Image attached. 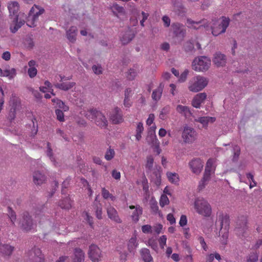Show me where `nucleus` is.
I'll use <instances>...</instances> for the list:
<instances>
[{
	"label": "nucleus",
	"instance_id": "1",
	"mask_svg": "<svg viewBox=\"0 0 262 262\" xmlns=\"http://www.w3.org/2000/svg\"><path fill=\"white\" fill-rule=\"evenodd\" d=\"M220 224L219 237L221 244L225 245L227 244L228 238V232L229 229V219L227 215L222 213H220L216 224Z\"/></svg>",
	"mask_w": 262,
	"mask_h": 262
},
{
	"label": "nucleus",
	"instance_id": "2",
	"mask_svg": "<svg viewBox=\"0 0 262 262\" xmlns=\"http://www.w3.org/2000/svg\"><path fill=\"white\" fill-rule=\"evenodd\" d=\"M208 83V79L207 77L197 75L189 80L188 89L190 92H199L204 89L207 85Z\"/></svg>",
	"mask_w": 262,
	"mask_h": 262
},
{
	"label": "nucleus",
	"instance_id": "3",
	"mask_svg": "<svg viewBox=\"0 0 262 262\" xmlns=\"http://www.w3.org/2000/svg\"><path fill=\"white\" fill-rule=\"evenodd\" d=\"M211 59L206 56L196 57L192 62V69L197 72H205L210 68Z\"/></svg>",
	"mask_w": 262,
	"mask_h": 262
},
{
	"label": "nucleus",
	"instance_id": "4",
	"mask_svg": "<svg viewBox=\"0 0 262 262\" xmlns=\"http://www.w3.org/2000/svg\"><path fill=\"white\" fill-rule=\"evenodd\" d=\"M194 208L200 215L209 217L212 213V208L209 203L203 198H197L194 202Z\"/></svg>",
	"mask_w": 262,
	"mask_h": 262
},
{
	"label": "nucleus",
	"instance_id": "5",
	"mask_svg": "<svg viewBox=\"0 0 262 262\" xmlns=\"http://www.w3.org/2000/svg\"><path fill=\"white\" fill-rule=\"evenodd\" d=\"M217 165V160L215 158H210L207 161L203 178L200 182L199 188L202 189L205 186L206 182L210 179V175L214 173Z\"/></svg>",
	"mask_w": 262,
	"mask_h": 262
},
{
	"label": "nucleus",
	"instance_id": "6",
	"mask_svg": "<svg viewBox=\"0 0 262 262\" xmlns=\"http://www.w3.org/2000/svg\"><path fill=\"white\" fill-rule=\"evenodd\" d=\"M85 116L88 119L94 121L97 125L101 127H105L107 125V121L104 115L97 110H90L87 111Z\"/></svg>",
	"mask_w": 262,
	"mask_h": 262
},
{
	"label": "nucleus",
	"instance_id": "7",
	"mask_svg": "<svg viewBox=\"0 0 262 262\" xmlns=\"http://www.w3.org/2000/svg\"><path fill=\"white\" fill-rule=\"evenodd\" d=\"M44 12L45 10L43 8L37 5H34L29 12L27 18V25L30 27H35L38 20V17Z\"/></svg>",
	"mask_w": 262,
	"mask_h": 262
},
{
	"label": "nucleus",
	"instance_id": "8",
	"mask_svg": "<svg viewBox=\"0 0 262 262\" xmlns=\"http://www.w3.org/2000/svg\"><path fill=\"white\" fill-rule=\"evenodd\" d=\"M198 134L192 127L185 126L182 133V139L185 144H190L194 143L197 139Z\"/></svg>",
	"mask_w": 262,
	"mask_h": 262
},
{
	"label": "nucleus",
	"instance_id": "9",
	"mask_svg": "<svg viewBox=\"0 0 262 262\" xmlns=\"http://www.w3.org/2000/svg\"><path fill=\"white\" fill-rule=\"evenodd\" d=\"M230 19L228 17L223 16L220 23L214 22L211 27L212 34L214 36H217L225 32L229 26Z\"/></svg>",
	"mask_w": 262,
	"mask_h": 262
},
{
	"label": "nucleus",
	"instance_id": "10",
	"mask_svg": "<svg viewBox=\"0 0 262 262\" xmlns=\"http://www.w3.org/2000/svg\"><path fill=\"white\" fill-rule=\"evenodd\" d=\"M25 260L26 262H43L44 256L39 248H34L26 253Z\"/></svg>",
	"mask_w": 262,
	"mask_h": 262
},
{
	"label": "nucleus",
	"instance_id": "11",
	"mask_svg": "<svg viewBox=\"0 0 262 262\" xmlns=\"http://www.w3.org/2000/svg\"><path fill=\"white\" fill-rule=\"evenodd\" d=\"M88 255L93 262H99L102 257L101 250L95 245H91L89 247Z\"/></svg>",
	"mask_w": 262,
	"mask_h": 262
},
{
	"label": "nucleus",
	"instance_id": "12",
	"mask_svg": "<svg viewBox=\"0 0 262 262\" xmlns=\"http://www.w3.org/2000/svg\"><path fill=\"white\" fill-rule=\"evenodd\" d=\"M20 224L22 229L26 231H30L34 227V223L28 212L24 213L23 219Z\"/></svg>",
	"mask_w": 262,
	"mask_h": 262
},
{
	"label": "nucleus",
	"instance_id": "13",
	"mask_svg": "<svg viewBox=\"0 0 262 262\" xmlns=\"http://www.w3.org/2000/svg\"><path fill=\"white\" fill-rule=\"evenodd\" d=\"M23 15V17L25 16L24 14L19 15V16H15L14 17L11 18L12 20L10 25V29L12 33H15L24 24V19H21V16Z\"/></svg>",
	"mask_w": 262,
	"mask_h": 262
},
{
	"label": "nucleus",
	"instance_id": "14",
	"mask_svg": "<svg viewBox=\"0 0 262 262\" xmlns=\"http://www.w3.org/2000/svg\"><path fill=\"white\" fill-rule=\"evenodd\" d=\"M189 166L192 172L198 174L202 171L204 162L199 158H194L189 162Z\"/></svg>",
	"mask_w": 262,
	"mask_h": 262
},
{
	"label": "nucleus",
	"instance_id": "15",
	"mask_svg": "<svg viewBox=\"0 0 262 262\" xmlns=\"http://www.w3.org/2000/svg\"><path fill=\"white\" fill-rule=\"evenodd\" d=\"M110 118L114 124H118L123 120L121 110L118 107H115L110 113Z\"/></svg>",
	"mask_w": 262,
	"mask_h": 262
},
{
	"label": "nucleus",
	"instance_id": "16",
	"mask_svg": "<svg viewBox=\"0 0 262 262\" xmlns=\"http://www.w3.org/2000/svg\"><path fill=\"white\" fill-rule=\"evenodd\" d=\"M16 75V70L9 66H4L0 68V76L7 77L9 79H13Z\"/></svg>",
	"mask_w": 262,
	"mask_h": 262
},
{
	"label": "nucleus",
	"instance_id": "17",
	"mask_svg": "<svg viewBox=\"0 0 262 262\" xmlns=\"http://www.w3.org/2000/svg\"><path fill=\"white\" fill-rule=\"evenodd\" d=\"M213 63L217 67H223L226 63V56L220 52H216L212 58Z\"/></svg>",
	"mask_w": 262,
	"mask_h": 262
},
{
	"label": "nucleus",
	"instance_id": "18",
	"mask_svg": "<svg viewBox=\"0 0 262 262\" xmlns=\"http://www.w3.org/2000/svg\"><path fill=\"white\" fill-rule=\"evenodd\" d=\"M107 214L108 218L116 223H122V220L119 217L117 211L112 206L106 208Z\"/></svg>",
	"mask_w": 262,
	"mask_h": 262
},
{
	"label": "nucleus",
	"instance_id": "19",
	"mask_svg": "<svg viewBox=\"0 0 262 262\" xmlns=\"http://www.w3.org/2000/svg\"><path fill=\"white\" fill-rule=\"evenodd\" d=\"M187 24L188 27L198 29L200 28L201 27L207 28L208 27L209 24L207 20L205 19H202L201 20L195 21L190 19L187 20Z\"/></svg>",
	"mask_w": 262,
	"mask_h": 262
},
{
	"label": "nucleus",
	"instance_id": "20",
	"mask_svg": "<svg viewBox=\"0 0 262 262\" xmlns=\"http://www.w3.org/2000/svg\"><path fill=\"white\" fill-rule=\"evenodd\" d=\"M207 97L205 93H201L196 95L192 101V105L195 108H200L202 103H204Z\"/></svg>",
	"mask_w": 262,
	"mask_h": 262
},
{
	"label": "nucleus",
	"instance_id": "21",
	"mask_svg": "<svg viewBox=\"0 0 262 262\" xmlns=\"http://www.w3.org/2000/svg\"><path fill=\"white\" fill-rule=\"evenodd\" d=\"M216 120V118L213 117L206 116L200 117L194 119V122H199L202 125V127L206 129L209 123H212Z\"/></svg>",
	"mask_w": 262,
	"mask_h": 262
},
{
	"label": "nucleus",
	"instance_id": "22",
	"mask_svg": "<svg viewBox=\"0 0 262 262\" xmlns=\"http://www.w3.org/2000/svg\"><path fill=\"white\" fill-rule=\"evenodd\" d=\"M153 128L154 132L149 134L146 138V140L147 143L151 145V146H155L159 147V141L157 139L156 135L155 133V129H156V126L154 125L151 127Z\"/></svg>",
	"mask_w": 262,
	"mask_h": 262
},
{
	"label": "nucleus",
	"instance_id": "23",
	"mask_svg": "<svg viewBox=\"0 0 262 262\" xmlns=\"http://www.w3.org/2000/svg\"><path fill=\"white\" fill-rule=\"evenodd\" d=\"M70 258L71 262H83L84 253L80 249L76 248L74 250L73 256Z\"/></svg>",
	"mask_w": 262,
	"mask_h": 262
},
{
	"label": "nucleus",
	"instance_id": "24",
	"mask_svg": "<svg viewBox=\"0 0 262 262\" xmlns=\"http://www.w3.org/2000/svg\"><path fill=\"white\" fill-rule=\"evenodd\" d=\"M77 32V29L75 26H72L67 30L66 36L70 42L74 43L76 41Z\"/></svg>",
	"mask_w": 262,
	"mask_h": 262
},
{
	"label": "nucleus",
	"instance_id": "25",
	"mask_svg": "<svg viewBox=\"0 0 262 262\" xmlns=\"http://www.w3.org/2000/svg\"><path fill=\"white\" fill-rule=\"evenodd\" d=\"M129 208L130 209H134L132 214L131 217L133 221L137 223L139 220L140 215L142 213V208L139 205H131L129 206Z\"/></svg>",
	"mask_w": 262,
	"mask_h": 262
},
{
	"label": "nucleus",
	"instance_id": "26",
	"mask_svg": "<svg viewBox=\"0 0 262 262\" xmlns=\"http://www.w3.org/2000/svg\"><path fill=\"white\" fill-rule=\"evenodd\" d=\"M14 250V247L0 242V254L3 255H10Z\"/></svg>",
	"mask_w": 262,
	"mask_h": 262
},
{
	"label": "nucleus",
	"instance_id": "27",
	"mask_svg": "<svg viewBox=\"0 0 262 262\" xmlns=\"http://www.w3.org/2000/svg\"><path fill=\"white\" fill-rule=\"evenodd\" d=\"M112 11L117 16L119 15H124L125 14L124 8L117 3H114L110 7Z\"/></svg>",
	"mask_w": 262,
	"mask_h": 262
},
{
	"label": "nucleus",
	"instance_id": "28",
	"mask_svg": "<svg viewBox=\"0 0 262 262\" xmlns=\"http://www.w3.org/2000/svg\"><path fill=\"white\" fill-rule=\"evenodd\" d=\"M19 5L18 2L16 1L10 2L8 3V9L9 11L10 15L17 16L16 15L19 10Z\"/></svg>",
	"mask_w": 262,
	"mask_h": 262
},
{
	"label": "nucleus",
	"instance_id": "29",
	"mask_svg": "<svg viewBox=\"0 0 262 262\" xmlns=\"http://www.w3.org/2000/svg\"><path fill=\"white\" fill-rule=\"evenodd\" d=\"M135 34L134 31L130 29L126 31L121 37V40L123 44H126L130 42L135 37Z\"/></svg>",
	"mask_w": 262,
	"mask_h": 262
},
{
	"label": "nucleus",
	"instance_id": "30",
	"mask_svg": "<svg viewBox=\"0 0 262 262\" xmlns=\"http://www.w3.org/2000/svg\"><path fill=\"white\" fill-rule=\"evenodd\" d=\"M28 66L29 68L28 70V74L30 78H33L37 73L36 62L35 61L31 60L28 62Z\"/></svg>",
	"mask_w": 262,
	"mask_h": 262
},
{
	"label": "nucleus",
	"instance_id": "31",
	"mask_svg": "<svg viewBox=\"0 0 262 262\" xmlns=\"http://www.w3.org/2000/svg\"><path fill=\"white\" fill-rule=\"evenodd\" d=\"M140 254L144 262H151L153 258L150 254L149 249L144 248L140 250Z\"/></svg>",
	"mask_w": 262,
	"mask_h": 262
},
{
	"label": "nucleus",
	"instance_id": "32",
	"mask_svg": "<svg viewBox=\"0 0 262 262\" xmlns=\"http://www.w3.org/2000/svg\"><path fill=\"white\" fill-rule=\"evenodd\" d=\"M33 182L36 185H41L46 180V177L39 171H35L33 176Z\"/></svg>",
	"mask_w": 262,
	"mask_h": 262
},
{
	"label": "nucleus",
	"instance_id": "33",
	"mask_svg": "<svg viewBox=\"0 0 262 262\" xmlns=\"http://www.w3.org/2000/svg\"><path fill=\"white\" fill-rule=\"evenodd\" d=\"M176 110L177 113L184 116L185 117H187L191 115L189 107L185 105L178 104L176 107Z\"/></svg>",
	"mask_w": 262,
	"mask_h": 262
},
{
	"label": "nucleus",
	"instance_id": "34",
	"mask_svg": "<svg viewBox=\"0 0 262 262\" xmlns=\"http://www.w3.org/2000/svg\"><path fill=\"white\" fill-rule=\"evenodd\" d=\"M163 89L164 84L161 83L156 89L153 91L151 94V97L154 100L158 101L160 99L163 91Z\"/></svg>",
	"mask_w": 262,
	"mask_h": 262
},
{
	"label": "nucleus",
	"instance_id": "35",
	"mask_svg": "<svg viewBox=\"0 0 262 262\" xmlns=\"http://www.w3.org/2000/svg\"><path fill=\"white\" fill-rule=\"evenodd\" d=\"M75 85V83L74 82H62L61 83H56L54 84L55 86L61 90L68 91L71 89Z\"/></svg>",
	"mask_w": 262,
	"mask_h": 262
},
{
	"label": "nucleus",
	"instance_id": "36",
	"mask_svg": "<svg viewBox=\"0 0 262 262\" xmlns=\"http://www.w3.org/2000/svg\"><path fill=\"white\" fill-rule=\"evenodd\" d=\"M9 103L12 106L11 108V113H12V116L11 115V119H13L15 116L14 113L19 107L20 102L17 98H13L11 99Z\"/></svg>",
	"mask_w": 262,
	"mask_h": 262
},
{
	"label": "nucleus",
	"instance_id": "37",
	"mask_svg": "<svg viewBox=\"0 0 262 262\" xmlns=\"http://www.w3.org/2000/svg\"><path fill=\"white\" fill-rule=\"evenodd\" d=\"M166 176L168 181L171 183L176 185L178 184L180 181V178L177 173L168 171L166 172Z\"/></svg>",
	"mask_w": 262,
	"mask_h": 262
},
{
	"label": "nucleus",
	"instance_id": "38",
	"mask_svg": "<svg viewBox=\"0 0 262 262\" xmlns=\"http://www.w3.org/2000/svg\"><path fill=\"white\" fill-rule=\"evenodd\" d=\"M127 246L128 249L130 252H134L135 250L138 246V243L136 236L132 237L130 238L128 241Z\"/></svg>",
	"mask_w": 262,
	"mask_h": 262
},
{
	"label": "nucleus",
	"instance_id": "39",
	"mask_svg": "<svg viewBox=\"0 0 262 262\" xmlns=\"http://www.w3.org/2000/svg\"><path fill=\"white\" fill-rule=\"evenodd\" d=\"M258 256L256 253L252 252L249 254L246 259V262H258ZM259 262H262V253L260 256Z\"/></svg>",
	"mask_w": 262,
	"mask_h": 262
},
{
	"label": "nucleus",
	"instance_id": "40",
	"mask_svg": "<svg viewBox=\"0 0 262 262\" xmlns=\"http://www.w3.org/2000/svg\"><path fill=\"white\" fill-rule=\"evenodd\" d=\"M144 130L143 124L142 122H138L137 124L136 129V139L137 141L141 140L142 138V134Z\"/></svg>",
	"mask_w": 262,
	"mask_h": 262
},
{
	"label": "nucleus",
	"instance_id": "41",
	"mask_svg": "<svg viewBox=\"0 0 262 262\" xmlns=\"http://www.w3.org/2000/svg\"><path fill=\"white\" fill-rule=\"evenodd\" d=\"M52 84L48 80L45 81L44 85L41 86L39 88V90L40 91L46 93L47 92H50L53 95L55 94L53 93V90L52 89Z\"/></svg>",
	"mask_w": 262,
	"mask_h": 262
},
{
	"label": "nucleus",
	"instance_id": "42",
	"mask_svg": "<svg viewBox=\"0 0 262 262\" xmlns=\"http://www.w3.org/2000/svg\"><path fill=\"white\" fill-rule=\"evenodd\" d=\"M54 104L56 105V107H58L62 109L63 111L66 112L69 110V107L66 105L64 103L58 99H53L52 100Z\"/></svg>",
	"mask_w": 262,
	"mask_h": 262
},
{
	"label": "nucleus",
	"instance_id": "43",
	"mask_svg": "<svg viewBox=\"0 0 262 262\" xmlns=\"http://www.w3.org/2000/svg\"><path fill=\"white\" fill-rule=\"evenodd\" d=\"M102 195L105 199H110L113 201L116 200L115 196L111 194L109 191L104 188L102 189Z\"/></svg>",
	"mask_w": 262,
	"mask_h": 262
},
{
	"label": "nucleus",
	"instance_id": "44",
	"mask_svg": "<svg viewBox=\"0 0 262 262\" xmlns=\"http://www.w3.org/2000/svg\"><path fill=\"white\" fill-rule=\"evenodd\" d=\"M60 206L62 208L69 209L71 207V201L69 198H66L60 203Z\"/></svg>",
	"mask_w": 262,
	"mask_h": 262
},
{
	"label": "nucleus",
	"instance_id": "45",
	"mask_svg": "<svg viewBox=\"0 0 262 262\" xmlns=\"http://www.w3.org/2000/svg\"><path fill=\"white\" fill-rule=\"evenodd\" d=\"M8 215L11 223L14 224L16 219V216L15 212L10 207L8 208Z\"/></svg>",
	"mask_w": 262,
	"mask_h": 262
},
{
	"label": "nucleus",
	"instance_id": "46",
	"mask_svg": "<svg viewBox=\"0 0 262 262\" xmlns=\"http://www.w3.org/2000/svg\"><path fill=\"white\" fill-rule=\"evenodd\" d=\"M169 201L167 196V195L165 194H163L161 195L160 200V205L161 207H163L165 205H167L169 204Z\"/></svg>",
	"mask_w": 262,
	"mask_h": 262
},
{
	"label": "nucleus",
	"instance_id": "47",
	"mask_svg": "<svg viewBox=\"0 0 262 262\" xmlns=\"http://www.w3.org/2000/svg\"><path fill=\"white\" fill-rule=\"evenodd\" d=\"M146 245L150 247L153 250L157 251L158 246L156 241L152 238H149L146 242Z\"/></svg>",
	"mask_w": 262,
	"mask_h": 262
},
{
	"label": "nucleus",
	"instance_id": "48",
	"mask_svg": "<svg viewBox=\"0 0 262 262\" xmlns=\"http://www.w3.org/2000/svg\"><path fill=\"white\" fill-rule=\"evenodd\" d=\"M189 74V70L187 69H185L180 75L179 76L178 81L180 83L184 82L187 79L188 75Z\"/></svg>",
	"mask_w": 262,
	"mask_h": 262
},
{
	"label": "nucleus",
	"instance_id": "49",
	"mask_svg": "<svg viewBox=\"0 0 262 262\" xmlns=\"http://www.w3.org/2000/svg\"><path fill=\"white\" fill-rule=\"evenodd\" d=\"M114 150L111 148H109L105 153V158L106 160L110 161L114 157Z\"/></svg>",
	"mask_w": 262,
	"mask_h": 262
},
{
	"label": "nucleus",
	"instance_id": "50",
	"mask_svg": "<svg viewBox=\"0 0 262 262\" xmlns=\"http://www.w3.org/2000/svg\"><path fill=\"white\" fill-rule=\"evenodd\" d=\"M241 149L238 146L235 145L233 148V152L234 154L233 160L234 161H236L238 158V156L240 154Z\"/></svg>",
	"mask_w": 262,
	"mask_h": 262
},
{
	"label": "nucleus",
	"instance_id": "51",
	"mask_svg": "<svg viewBox=\"0 0 262 262\" xmlns=\"http://www.w3.org/2000/svg\"><path fill=\"white\" fill-rule=\"evenodd\" d=\"M159 245L161 249H163L166 245L167 237L166 235H162L159 238Z\"/></svg>",
	"mask_w": 262,
	"mask_h": 262
},
{
	"label": "nucleus",
	"instance_id": "52",
	"mask_svg": "<svg viewBox=\"0 0 262 262\" xmlns=\"http://www.w3.org/2000/svg\"><path fill=\"white\" fill-rule=\"evenodd\" d=\"M55 114L58 120L60 122H63L64 121V116L62 111L59 109H57L55 110Z\"/></svg>",
	"mask_w": 262,
	"mask_h": 262
},
{
	"label": "nucleus",
	"instance_id": "53",
	"mask_svg": "<svg viewBox=\"0 0 262 262\" xmlns=\"http://www.w3.org/2000/svg\"><path fill=\"white\" fill-rule=\"evenodd\" d=\"M137 73L135 70L130 69L127 73V77L129 80H133L137 76Z\"/></svg>",
	"mask_w": 262,
	"mask_h": 262
},
{
	"label": "nucleus",
	"instance_id": "54",
	"mask_svg": "<svg viewBox=\"0 0 262 262\" xmlns=\"http://www.w3.org/2000/svg\"><path fill=\"white\" fill-rule=\"evenodd\" d=\"M154 158L151 156H148L146 159V167L151 169L153 166Z\"/></svg>",
	"mask_w": 262,
	"mask_h": 262
},
{
	"label": "nucleus",
	"instance_id": "55",
	"mask_svg": "<svg viewBox=\"0 0 262 262\" xmlns=\"http://www.w3.org/2000/svg\"><path fill=\"white\" fill-rule=\"evenodd\" d=\"M142 231L144 233H152V227L149 225H145L141 227Z\"/></svg>",
	"mask_w": 262,
	"mask_h": 262
},
{
	"label": "nucleus",
	"instance_id": "56",
	"mask_svg": "<svg viewBox=\"0 0 262 262\" xmlns=\"http://www.w3.org/2000/svg\"><path fill=\"white\" fill-rule=\"evenodd\" d=\"M170 107L169 106H166L164 107L160 114V118L162 119H164L165 116L169 112Z\"/></svg>",
	"mask_w": 262,
	"mask_h": 262
},
{
	"label": "nucleus",
	"instance_id": "57",
	"mask_svg": "<svg viewBox=\"0 0 262 262\" xmlns=\"http://www.w3.org/2000/svg\"><path fill=\"white\" fill-rule=\"evenodd\" d=\"M127 8L132 13H134L137 11V8L136 6L133 2L128 3L127 4Z\"/></svg>",
	"mask_w": 262,
	"mask_h": 262
},
{
	"label": "nucleus",
	"instance_id": "58",
	"mask_svg": "<svg viewBox=\"0 0 262 262\" xmlns=\"http://www.w3.org/2000/svg\"><path fill=\"white\" fill-rule=\"evenodd\" d=\"M82 217L83 219L86 220V221L89 223V224L90 225V226H92L93 224L92 222V217L89 215L88 212H84L82 213Z\"/></svg>",
	"mask_w": 262,
	"mask_h": 262
},
{
	"label": "nucleus",
	"instance_id": "59",
	"mask_svg": "<svg viewBox=\"0 0 262 262\" xmlns=\"http://www.w3.org/2000/svg\"><path fill=\"white\" fill-rule=\"evenodd\" d=\"M179 225L181 227H184L187 224V216L185 215H182L180 217V220L179 221Z\"/></svg>",
	"mask_w": 262,
	"mask_h": 262
},
{
	"label": "nucleus",
	"instance_id": "60",
	"mask_svg": "<svg viewBox=\"0 0 262 262\" xmlns=\"http://www.w3.org/2000/svg\"><path fill=\"white\" fill-rule=\"evenodd\" d=\"M150 208L152 211L154 213H157L158 211L159 208L157 205V203L156 201H151L150 202Z\"/></svg>",
	"mask_w": 262,
	"mask_h": 262
},
{
	"label": "nucleus",
	"instance_id": "61",
	"mask_svg": "<svg viewBox=\"0 0 262 262\" xmlns=\"http://www.w3.org/2000/svg\"><path fill=\"white\" fill-rule=\"evenodd\" d=\"M92 70L96 74H100L102 73V69L100 65H94L92 67Z\"/></svg>",
	"mask_w": 262,
	"mask_h": 262
},
{
	"label": "nucleus",
	"instance_id": "62",
	"mask_svg": "<svg viewBox=\"0 0 262 262\" xmlns=\"http://www.w3.org/2000/svg\"><path fill=\"white\" fill-rule=\"evenodd\" d=\"M112 177L116 180H120L121 178V173L120 171L116 169H114L112 172Z\"/></svg>",
	"mask_w": 262,
	"mask_h": 262
},
{
	"label": "nucleus",
	"instance_id": "63",
	"mask_svg": "<svg viewBox=\"0 0 262 262\" xmlns=\"http://www.w3.org/2000/svg\"><path fill=\"white\" fill-rule=\"evenodd\" d=\"M162 20H163V21L164 23L165 27H169L170 26V19L169 17H168L166 15L163 16L162 17Z\"/></svg>",
	"mask_w": 262,
	"mask_h": 262
},
{
	"label": "nucleus",
	"instance_id": "64",
	"mask_svg": "<svg viewBox=\"0 0 262 262\" xmlns=\"http://www.w3.org/2000/svg\"><path fill=\"white\" fill-rule=\"evenodd\" d=\"M56 262H71L70 257L67 256H61L59 257Z\"/></svg>",
	"mask_w": 262,
	"mask_h": 262
}]
</instances>
